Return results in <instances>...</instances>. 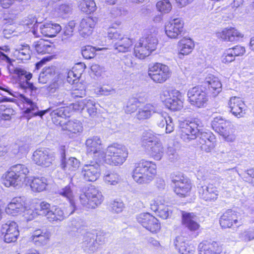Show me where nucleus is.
<instances>
[{
  "mask_svg": "<svg viewBox=\"0 0 254 254\" xmlns=\"http://www.w3.org/2000/svg\"><path fill=\"white\" fill-rule=\"evenodd\" d=\"M15 175L17 176L21 181L24 182L26 178V176L29 173V169L24 165L23 164H16L12 166L9 169Z\"/></svg>",
  "mask_w": 254,
  "mask_h": 254,
  "instance_id": "42",
  "label": "nucleus"
},
{
  "mask_svg": "<svg viewBox=\"0 0 254 254\" xmlns=\"http://www.w3.org/2000/svg\"><path fill=\"white\" fill-rule=\"evenodd\" d=\"M155 113H157L156 107L151 104H146L138 109L136 118L139 120L148 119Z\"/></svg>",
  "mask_w": 254,
  "mask_h": 254,
  "instance_id": "34",
  "label": "nucleus"
},
{
  "mask_svg": "<svg viewBox=\"0 0 254 254\" xmlns=\"http://www.w3.org/2000/svg\"><path fill=\"white\" fill-rule=\"evenodd\" d=\"M105 182L109 185H116L121 180L120 176L116 173H110L104 176Z\"/></svg>",
  "mask_w": 254,
  "mask_h": 254,
  "instance_id": "48",
  "label": "nucleus"
},
{
  "mask_svg": "<svg viewBox=\"0 0 254 254\" xmlns=\"http://www.w3.org/2000/svg\"><path fill=\"white\" fill-rule=\"evenodd\" d=\"M29 206L27 208H25V210L22 211L23 213V215L25 219L27 221H31L36 218L38 216L36 208L35 210L29 208Z\"/></svg>",
  "mask_w": 254,
  "mask_h": 254,
  "instance_id": "59",
  "label": "nucleus"
},
{
  "mask_svg": "<svg viewBox=\"0 0 254 254\" xmlns=\"http://www.w3.org/2000/svg\"><path fill=\"white\" fill-rule=\"evenodd\" d=\"M18 56L21 60H27L30 59L31 51L28 45L23 46L22 48L19 50Z\"/></svg>",
  "mask_w": 254,
  "mask_h": 254,
  "instance_id": "60",
  "label": "nucleus"
},
{
  "mask_svg": "<svg viewBox=\"0 0 254 254\" xmlns=\"http://www.w3.org/2000/svg\"><path fill=\"white\" fill-rule=\"evenodd\" d=\"M142 145L154 160L159 161L162 158L165 152L164 147L160 139L152 133L146 132L144 134Z\"/></svg>",
  "mask_w": 254,
  "mask_h": 254,
  "instance_id": "3",
  "label": "nucleus"
},
{
  "mask_svg": "<svg viewBox=\"0 0 254 254\" xmlns=\"http://www.w3.org/2000/svg\"><path fill=\"white\" fill-rule=\"evenodd\" d=\"M62 129L72 137L79 134L83 130V127L80 122L78 120H70L61 125Z\"/></svg>",
  "mask_w": 254,
  "mask_h": 254,
  "instance_id": "24",
  "label": "nucleus"
},
{
  "mask_svg": "<svg viewBox=\"0 0 254 254\" xmlns=\"http://www.w3.org/2000/svg\"><path fill=\"white\" fill-rule=\"evenodd\" d=\"M154 211H157L158 215L164 219L168 218L172 213L170 207L167 205H160L158 209Z\"/></svg>",
  "mask_w": 254,
  "mask_h": 254,
  "instance_id": "55",
  "label": "nucleus"
},
{
  "mask_svg": "<svg viewBox=\"0 0 254 254\" xmlns=\"http://www.w3.org/2000/svg\"><path fill=\"white\" fill-rule=\"evenodd\" d=\"M80 165V162L75 158H69L67 161L63 162L61 167L65 171L72 172L78 169Z\"/></svg>",
  "mask_w": 254,
  "mask_h": 254,
  "instance_id": "43",
  "label": "nucleus"
},
{
  "mask_svg": "<svg viewBox=\"0 0 254 254\" xmlns=\"http://www.w3.org/2000/svg\"><path fill=\"white\" fill-rule=\"evenodd\" d=\"M165 106L169 109L174 111L180 110L183 107L181 92L177 90H172L171 97L165 99Z\"/></svg>",
  "mask_w": 254,
  "mask_h": 254,
  "instance_id": "21",
  "label": "nucleus"
},
{
  "mask_svg": "<svg viewBox=\"0 0 254 254\" xmlns=\"http://www.w3.org/2000/svg\"><path fill=\"white\" fill-rule=\"evenodd\" d=\"M187 95L189 103L198 108L203 107L208 100L206 93L199 86H195L190 89Z\"/></svg>",
  "mask_w": 254,
  "mask_h": 254,
  "instance_id": "9",
  "label": "nucleus"
},
{
  "mask_svg": "<svg viewBox=\"0 0 254 254\" xmlns=\"http://www.w3.org/2000/svg\"><path fill=\"white\" fill-rule=\"evenodd\" d=\"M79 200L83 207L93 209L101 204L103 198L101 192L91 186L85 192L80 194Z\"/></svg>",
  "mask_w": 254,
  "mask_h": 254,
  "instance_id": "6",
  "label": "nucleus"
},
{
  "mask_svg": "<svg viewBox=\"0 0 254 254\" xmlns=\"http://www.w3.org/2000/svg\"><path fill=\"white\" fill-rule=\"evenodd\" d=\"M96 50L95 47L87 46L83 48L82 55L86 59H90L94 57Z\"/></svg>",
  "mask_w": 254,
  "mask_h": 254,
  "instance_id": "57",
  "label": "nucleus"
},
{
  "mask_svg": "<svg viewBox=\"0 0 254 254\" xmlns=\"http://www.w3.org/2000/svg\"><path fill=\"white\" fill-rule=\"evenodd\" d=\"M51 234L52 232L50 229L46 228L43 229H37L33 232L32 237L33 238H35L42 237L45 238H49L51 237Z\"/></svg>",
  "mask_w": 254,
  "mask_h": 254,
  "instance_id": "58",
  "label": "nucleus"
},
{
  "mask_svg": "<svg viewBox=\"0 0 254 254\" xmlns=\"http://www.w3.org/2000/svg\"><path fill=\"white\" fill-rule=\"evenodd\" d=\"M198 254H229L219 242L204 240L198 246Z\"/></svg>",
  "mask_w": 254,
  "mask_h": 254,
  "instance_id": "10",
  "label": "nucleus"
},
{
  "mask_svg": "<svg viewBox=\"0 0 254 254\" xmlns=\"http://www.w3.org/2000/svg\"><path fill=\"white\" fill-rule=\"evenodd\" d=\"M156 116V122L157 126L161 127H165L166 133H170L174 130V124L173 122V119L169 116L166 112L158 113Z\"/></svg>",
  "mask_w": 254,
  "mask_h": 254,
  "instance_id": "25",
  "label": "nucleus"
},
{
  "mask_svg": "<svg viewBox=\"0 0 254 254\" xmlns=\"http://www.w3.org/2000/svg\"><path fill=\"white\" fill-rule=\"evenodd\" d=\"M198 140L200 144H203L206 143L207 141H211L212 139V136L210 133H207L205 132H200L199 131L198 135H197Z\"/></svg>",
  "mask_w": 254,
  "mask_h": 254,
  "instance_id": "64",
  "label": "nucleus"
},
{
  "mask_svg": "<svg viewBox=\"0 0 254 254\" xmlns=\"http://www.w3.org/2000/svg\"><path fill=\"white\" fill-rule=\"evenodd\" d=\"M218 38L225 41L235 42L243 37V35L234 28L224 29L216 33Z\"/></svg>",
  "mask_w": 254,
  "mask_h": 254,
  "instance_id": "26",
  "label": "nucleus"
},
{
  "mask_svg": "<svg viewBox=\"0 0 254 254\" xmlns=\"http://www.w3.org/2000/svg\"><path fill=\"white\" fill-rule=\"evenodd\" d=\"M75 26V22L74 21H71L68 22V24L64 27L63 38H68L73 35Z\"/></svg>",
  "mask_w": 254,
  "mask_h": 254,
  "instance_id": "61",
  "label": "nucleus"
},
{
  "mask_svg": "<svg viewBox=\"0 0 254 254\" xmlns=\"http://www.w3.org/2000/svg\"><path fill=\"white\" fill-rule=\"evenodd\" d=\"M95 21L93 18L86 17L83 18L78 26V31L83 37H85L91 34Z\"/></svg>",
  "mask_w": 254,
  "mask_h": 254,
  "instance_id": "29",
  "label": "nucleus"
},
{
  "mask_svg": "<svg viewBox=\"0 0 254 254\" xmlns=\"http://www.w3.org/2000/svg\"><path fill=\"white\" fill-rule=\"evenodd\" d=\"M78 7L82 11L87 13H90L96 10V4L93 0L80 1Z\"/></svg>",
  "mask_w": 254,
  "mask_h": 254,
  "instance_id": "46",
  "label": "nucleus"
},
{
  "mask_svg": "<svg viewBox=\"0 0 254 254\" xmlns=\"http://www.w3.org/2000/svg\"><path fill=\"white\" fill-rule=\"evenodd\" d=\"M101 140L98 136H92L88 138L85 142L87 148V151L88 153H93L94 154H98L96 156H98L101 159V155L104 151L101 150Z\"/></svg>",
  "mask_w": 254,
  "mask_h": 254,
  "instance_id": "27",
  "label": "nucleus"
},
{
  "mask_svg": "<svg viewBox=\"0 0 254 254\" xmlns=\"http://www.w3.org/2000/svg\"><path fill=\"white\" fill-rule=\"evenodd\" d=\"M202 126V122L198 119H194L193 121H181L179 124L181 138L186 142L196 139Z\"/></svg>",
  "mask_w": 254,
  "mask_h": 254,
  "instance_id": "4",
  "label": "nucleus"
},
{
  "mask_svg": "<svg viewBox=\"0 0 254 254\" xmlns=\"http://www.w3.org/2000/svg\"><path fill=\"white\" fill-rule=\"evenodd\" d=\"M51 208L50 203L43 201L39 204L38 206L36 208V210H37L38 215H42L47 218Z\"/></svg>",
  "mask_w": 254,
  "mask_h": 254,
  "instance_id": "47",
  "label": "nucleus"
},
{
  "mask_svg": "<svg viewBox=\"0 0 254 254\" xmlns=\"http://www.w3.org/2000/svg\"><path fill=\"white\" fill-rule=\"evenodd\" d=\"M228 106L230 112L238 118L244 117L246 113L245 104L239 97L234 96L230 98Z\"/></svg>",
  "mask_w": 254,
  "mask_h": 254,
  "instance_id": "20",
  "label": "nucleus"
},
{
  "mask_svg": "<svg viewBox=\"0 0 254 254\" xmlns=\"http://www.w3.org/2000/svg\"><path fill=\"white\" fill-rule=\"evenodd\" d=\"M81 174L86 181L89 182L95 181L100 176L99 164L97 162H93L85 164L83 166Z\"/></svg>",
  "mask_w": 254,
  "mask_h": 254,
  "instance_id": "15",
  "label": "nucleus"
},
{
  "mask_svg": "<svg viewBox=\"0 0 254 254\" xmlns=\"http://www.w3.org/2000/svg\"><path fill=\"white\" fill-rule=\"evenodd\" d=\"M191 185L189 181L186 179L174 187L175 192L181 196L185 197L189 195L191 189Z\"/></svg>",
  "mask_w": 254,
  "mask_h": 254,
  "instance_id": "39",
  "label": "nucleus"
},
{
  "mask_svg": "<svg viewBox=\"0 0 254 254\" xmlns=\"http://www.w3.org/2000/svg\"><path fill=\"white\" fill-rule=\"evenodd\" d=\"M70 208L72 209L71 211L64 212L60 207L52 206L46 219L48 221L53 223L62 221L74 212V205H71Z\"/></svg>",
  "mask_w": 254,
  "mask_h": 254,
  "instance_id": "18",
  "label": "nucleus"
},
{
  "mask_svg": "<svg viewBox=\"0 0 254 254\" xmlns=\"http://www.w3.org/2000/svg\"><path fill=\"white\" fill-rule=\"evenodd\" d=\"M148 73L154 82L162 83L170 77L171 72L167 65L157 63L149 66Z\"/></svg>",
  "mask_w": 254,
  "mask_h": 254,
  "instance_id": "7",
  "label": "nucleus"
},
{
  "mask_svg": "<svg viewBox=\"0 0 254 254\" xmlns=\"http://www.w3.org/2000/svg\"><path fill=\"white\" fill-rule=\"evenodd\" d=\"M82 221L80 219L74 220L71 221V226L73 228V232L75 237H83L93 238L95 236L96 237L104 236L102 235V233L97 232L96 230L88 231L86 226L82 224Z\"/></svg>",
  "mask_w": 254,
  "mask_h": 254,
  "instance_id": "14",
  "label": "nucleus"
},
{
  "mask_svg": "<svg viewBox=\"0 0 254 254\" xmlns=\"http://www.w3.org/2000/svg\"><path fill=\"white\" fill-rule=\"evenodd\" d=\"M58 193L66 198L70 202V205L68 207H66L64 212L71 211L72 209L70 208V206L71 205H74V210H75V206L73 201V194L70 186H67L61 190H59Z\"/></svg>",
  "mask_w": 254,
  "mask_h": 254,
  "instance_id": "40",
  "label": "nucleus"
},
{
  "mask_svg": "<svg viewBox=\"0 0 254 254\" xmlns=\"http://www.w3.org/2000/svg\"><path fill=\"white\" fill-rule=\"evenodd\" d=\"M95 92L99 96H109L115 94L116 90L113 87L106 85L97 88Z\"/></svg>",
  "mask_w": 254,
  "mask_h": 254,
  "instance_id": "49",
  "label": "nucleus"
},
{
  "mask_svg": "<svg viewBox=\"0 0 254 254\" xmlns=\"http://www.w3.org/2000/svg\"><path fill=\"white\" fill-rule=\"evenodd\" d=\"M71 112V107L69 106H64L53 110L50 115L53 119L56 117L65 118L69 117Z\"/></svg>",
  "mask_w": 254,
  "mask_h": 254,
  "instance_id": "44",
  "label": "nucleus"
},
{
  "mask_svg": "<svg viewBox=\"0 0 254 254\" xmlns=\"http://www.w3.org/2000/svg\"><path fill=\"white\" fill-rule=\"evenodd\" d=\"M20 98L24 103L29 105V107L27 108L25 111V113L28 114L32 112L31 116H39L41 117H42L43 116H44L45 114L50 111V109H48L47 110L39 111H38V107H37V105L34 102H33L31 99L28 98L23 95H21Z\"/></svg>",
  "mask_w": 254,
  "mask_h": 254,
  "instance_id": "33",
  "label": "nucleus"
},
{
  "mask_svg": "<svg viewBox=\"0 0 254 254\" xmlns=\"http://www.w3.org/2000/svg\"><path fill=\"white\" fill-rule=\"evenodd\" d=\"M199 196L205 201H214L218 195L217 188L213 184L198 187Z\"/></svg>",
  "mask_w": 254,
  "mask_h": 254,
  "instance_id": "22",
  "label": "nucleus"
},
{
  "mask_svg": "<svg viewBox=\"0 0 254 254\" xmlns=\"http://www.w3.org/2000/svg\"><path fill=\"white\" fill-rule=\"evenodd\" d=\"M3 184L6 187H13L19 188L22 186L23 182L17 177L15 173L9 169L5 174Z\"/></svg>",
  "mask_w": 254,
  "mask_h": 254,
  "instance_id": "35",
  "label": "nucleus"
},
{
  "mask_svg": "<svg viewBox=\"0 0 254 254\" xmlns=\"http://www.w3.org/2000/svg\"><path fill=\"white\" fill-rule=\"evenodd\" d=\"M184 22L180 18L171 20L165 26V33L171 39H179L184 33Z\"/></svg>",
  "mask_w": 254,
  "mask_h": 254,
  "instance_id": "12",
  "label": "nucleus"
},
{
  "mask_svg": "<svg viewBox=\"0 0 254 254\" xmlns=\"http://www.w3.org/2000/svg\"><path fill=\"white\" fill-rule=\"evenodd\" d=\"M158 10L162 13H168L172 9V5L169 0H162L156 4Z\"/></svg>",
  "mask_w": 254,
  "mask_h": 254,
  "instance_id": "52",
  "label": "nucleus"
},
{
  "mask_svg": "<svg viewBox=\"0 0 254 254\" xmlns=\"http://www.w3.org/2000/svg\"><path fill=\"white\" fill-rule=\"evenodd\" d=\"M33 46L36 52L41 54H51L54 50V45L43 39L35 42Z\"/></svg>",
  "mask_w": 254,
  "mask_h": 254,
  "instance_id": "37",
  "label": "nucleus"
},
{
  "mask_svg": "<svg viewBox=\"0 0 254 254\" xmlns=\"http://www.w3.org/2000/svg\"><path fill=\"white\" fill-rule=\"evenodd\" d=\"M1 233L4 238H17L19 234L17 224L11 221L2 225Z\"/></svg>",
  "mask_w": 254,
  "mask_h": 254,
  "instance_id": "28",
  "label": "nucleus"
},
{
  "mask_svg": "<svg viewBox=\"0 0 254 254\" xmlns=\"http://www.w3.org/2000/svg\"><path fill=\"white\" fill-rule=\"evenodd\" d=\"M28 207L27 199L24 196L15 197L8 204L6 212L12 215H16L22 212Z\"/></svg>",
  "mask_w": 254,
  "mask_h": 254,
  "instance_id": "16",
  "label": "nucleus"
},
{
  "mask_svg": "<svg viewBox=\"0 0 254 254\" xmlns=\"http://www.w3.org/2000/svg\"><path fill=\"white\" fill-rule=\"evenodd\" d=\"M86 103L85 108L89 115L91 117H95L97 114L96 103L95 101L92 99H87Z\"/></svg>",
  "mask_w": 254,
  "mask_h": 254,
  "instance_id": "53",
  "label": "nucleus"
},
{
  "mask_svg": "<svg viewBox=\"0 0 254 254\" xmlns=\"http://www.w3.org/2000/svg\"><path fill=\"white\" fill-rule=\"evenodd\" d=\"M197 217L193 213H182V224L191 231H197L200 227Z\"/></svg>",
  "mask_w": 254,
  "mask_h": 254,
  "instance_id": "30",
  "label": "nucleus"
},
{
  "mask_svg": "<svg viewBox=\"0 0 254 254\" xmlns=\"http://www.w3.org/2000/svg\"><path fill=\"white\" fill-rule=\"evenodd\" d=\"M139 103V100L136 98L129 99L126 107V112L128 114H130L135 111L137 109Z\"/></svg>",
  "mask_w": 254,
  "mask_h": 254,
  "instance_id": "56",
  "label": "nucleus"
},
{
  "mask_svg": "<svg viewBox=\"0 0 254 254\" xmlns=\"http://www.w3.org/2000/svg\"><path fill=\"white\" fill-rule=\"evenodd\" d=\"M242 177L245 182L254 186V169L248 170L242 175Z\"/></svg>",
  "mask_w": 254,
  "mask_h": 254,
  "instance_id": "62",
  "label": "nucleus"
},
{
  "mask_svg": "<svg viewBox=\"0 0 254 254\" xmlns=\"http://www.w3.org/2000/svg\"><path fill=\"white\" fill-rule=\"evenodd\" d=\"M61 26L57 23H46L40 24L36 27V29L33 31V34L36 37H40L39 32L43 36L48 37H54L61 31Z\"/></svg>",
  "mask_w": 254,
  "mask_h": 254,
  "instance_id": "13",
  "label": "nucleus"
},
{
  "mask_svg": "<svg viewBox=\"0 0 254 254\" xmlns=\"http://www.w3.org/2000/svg\"><path fill=\"white\" fill-rule=\"evenodd\" d=\"M219 222L222 228H230L233 225V223H236L237 222L236 213L231 209L227 210L221 216Z\"/></svg>",
  "mask_w": 254,
  "mask_h": 254,
  "instance_id": "31",
  "label": "nucleus"
},
{
  "mask_svg": "<svg viewBox=\"0 0 254 254\" xmlns=\"http://www.w3.org/2000/svg\"><path fill=\"white\" fill-rule=\"evenodd\" d=\"M157 32V29L153 27L149 30H146L144 36L139 39L142 42V44L152 52L156 50L158 45Z\"/></svg>",
  "mask_w": 254,
  "mask_h": 254,
  "instance_id": "19",
  "label": "nucleus"
},
{
  "mask_svg": "<svg viewBox=\"0 0 254 254\" xmlns=\"http://www.w3.org/2000/svg\"><path fill=\"white\" fill-rule=\"evenodd\" d=\"M204 84L208 87L209 92L216 97L221 91L222 84L219 79L212 74H208L205 78Z\"/></svg>",
  "mask_w": 254,
  "mask_h": 254,
  "instance_id": "23",
  "label": "nucleus"
},
{
  "mask_svg": "<svg viewBox=\"0 0 254 254\" xmlns=\"http://www.w3.org/2000/svg\"><path fill=\"white\" fill-rule=\"evenodd\" d=\"M174 244L181 254H192L194 251V247L188 239H176Z\"/></svg>",
  "mask_w": 254,
  "mask_h": 254,
  "instance_id": "36",
  "label": "nucleus"
},
{
  "mask_svg": "<svg viewBox=\"0 0 254 254\" xmlns=\"http://www.w3.org/2000/svg\"><path fill=\"white\" fill-rule=\"evenodd\" d=\"M152 52L147 47L142 44V42L140 40L135 45L134 54L135 57L139 59H144L149 56Z\"/></svg>",
  "mask_w": 254,
  "mask_h": 254,
  "instance_id": "41",
  "label": "nucleus"
},
{
  "mask_svg": "<svg viewBox=\"0 0 254 254\" xmlns=\"http://www.w3.org/2000/svg\"><path fill=\"white\" fill-rule=\"evenodd\" d=\"M80 64H77L76 66L73 67L71 70H70L67 73V81L70 84H74L75 81L80 76L81 71L76 72L77 66L80 65Z\"/></svg>",
  "mask_w": 254,
  "mask_h": 254,
  "instance_id": "50",
  "label": "nucleus"
},
{
  "mask_svg": "<svg viewBox=\"0 0 254 254\" xmlns=\"http://www.w3.org/2000/svg\"><path fill=\"white\" fill-rule=\"evenodd\" d=\"M136 220L137 222L141 224L144 228H145L146 226H148V221H150L151 222H153L152 221H151V220H155L154 219V216L148 213H142L138 214L136 216Z\"/></svg>",
  "mask_w": 254,
  "mask_h": 254,
  "instance_id": "51",
  "label": "nucleus"
},
{
  "mask_svg": "<svg viewBox=\"0 0 254 254\" xmlns=\"http://www.w3.org/2000/svg\"><path fill=\"white\" fill-rule=\"evenodd\" d=\"M71 94L74 98L83 97L86 94L84 86L79 83L76 86H73Z\"/></svg>",
  "mask_w": 254,
  "mask_h": 254,
  "instance_id": "54",
  "label": "nucleus"
},
{
  "mask_svg": "<svg viewBox=\"0 0 254 254\" xmlns=\"http://www.w3.org/2000/svg\"><path fill=\"white\" fill-rule=\"evenodd\" d=\"M108 36L111 39L118 40L114 45V48L118 52L125 53L128 52L131 49L133 44L132 40L125 37L117 31H113L112 29H111L108 32Z\"/></svg>",
  "mask_w": 254,
  "mask_h": 254,
  "instance_id": "11",
  "label": "nucleus"
},
{
  "mask_svg": "<svg viewBox=\"0 0 254 254\" xmlns=\"http://www.w3.org/2000/svg\"><path fill=\"white\" fill-rule=\"evenodd\" d=\"M48 185L47 179L44 177H34L31 180L30 187L35 192H41L45 190Z\"/></svg>",
  "mask_w": 254,
  "mask_h": 254,
  "instance_id": "38",
  "label": "nucleus"
},
{
  "mask_svg": "<svg viewBox=\"0 0 254 254\" xmlns=\"http://www.w3.org/2000/svg\"><path fill=\"white\" fill-rule=\"evenodd\" d=\"M154 219L155 220H151L153 222L150 221L148 222V226H146L145 228L152 233H156L160 230V225L158 223V220L155 217H154Z\"/></svg>",
  "mask_w": 254,
  "mask_h": 254,
  "instance_id": "63",
  "label": "nucleus"
},
{
  "mask_svg": "<svg viewBox=\"0 0 254 254\" xmlns=\"http://www.w3.org/2000/svg\"><path fill=\"white\" fill-rule=\"evenodd\" d=\"M156 165L152 161L141 160L134 164L132 177L139 184L151 182L156 174Z\"/></svg>",
  "mask_w": 254,
  "mask_h": 254,
  "instance_id": "1",
  "label": "nucleus"
},
{
  "mask_svg": "<svg viewBox=\"0 0 254 254\" xmlns=\"http://www.w3.org/2000/svg\"><path fill=\"white\" fill-rule=\"evenodd\" d=\"M128 155L127 148L124 145L113 143L109 145L101 155V159L106 163L114 165H122Z\"/></svg>",
  "mask_w": 254,
  "mask_h": 254,
  "instance_id": "2",
  "label": "nucleus"
},
{
  "mask_svg": "<svg viewBox=\"0 0 254 254\" xmlns=\"http://www.w3.org/2000/svg\"><path fill=\"white\" fill-rule=\"evenodd\" d=\"M13 73L16 75L19 79V86L23 89H29L33 91L37 90L33 83L29 82L32 78V74L27 72L25 70L20 68H15L13 71Z\"/></svg>",
  "mask_w": 254,
  "mask_h": 254,
  "instance_id": "17",
  "label": "nucleus"
},
{
  "mask_svg": "<svg viewBox=\"0 0 254 254\" xmlns=\"http://www.w3.org/2000/svg\"><path fill=\"white\" fill-rule=\"evenodd\" d=\"M212 126L215 130L228 142H234L236 138L235 126L221 117L214 118Z\"/></svg>",
  "mask_w": 254,
  "mask_h": 254,
  "instance_id": "5",
  "label": "nucleus"
},
{
  "mask_svg": "<svg viewBox=\"0 0 254 254\" xmlns=\"http://www.w3.org/2000/svg\"><path fill=\"white\" fill-rule=\"evenodd\" d=\"M194 47V44L191 39L184 38L180 40L178 43L179 58L182 59V56L190 54Z\"/></svg>",
  "mask_w": 254,
  "mask_h": 254,
  "instance_id": "32",
  "label": "nucleus"
},
{
  "mask_svg": "<svg viewBox=\"0 0 254 254\" xmlns=\"http://www.w3.org/2000/svg\"><path fill=\"white\" fill-rule=\"evenodd\" d=\"M32 161L38 166L49 167L55 160L54 153L47 148H40L33 153Z\"/></svg>",
  "mask_w": 254,
  "mask_h": 254,
  "instance_id": "8",
  "label": "nucleus"
},
{
  "mask_svg": "<svg viewBox=\"0 0 254 254\" xmlns=\"http://www.w3.org/2000/svg\"><path fill=\"white\" fill-rule=\"evenodd\" d=\"M235 172L232 170L230 173L228 174V176L225 179H220L219 183L222 184L224 189H233L235 181Z\"/></svg>",
  "mask_w": 254,
  "mask_h": 254,
  "instance_id": "45",
  "label": "nucleus"
}]
</instances>
